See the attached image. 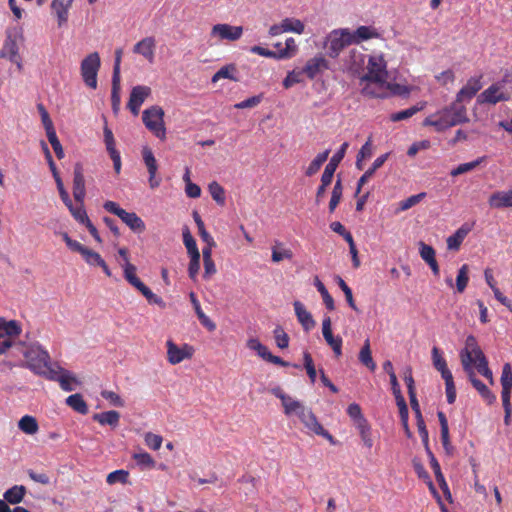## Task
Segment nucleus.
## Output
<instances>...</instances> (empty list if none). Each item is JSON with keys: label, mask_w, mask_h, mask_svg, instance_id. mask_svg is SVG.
<instances>
[{"label": "nucleus", "mask_w": 512, "mask_h": 512, "mask_svg": "<svg viewBox=\"0 0 512 512\" xmlns=\"http://www.w3.org/2000/svg\"><path fill=\"white\" fill-rule=\"evenodd\" d=\"M164 115V110L157 105L145 109L142 113L145 127L160 140L166 139Z\"/></svg>", "instance_id": "obj_8"}, {"label": "nucleus", "mask_w": 512, "mask_h": 512, "mask_svg": "<svg viewBox=\"0 0 512 512\" xmlns=\"http://www.w3.org/2000/svg\"><path fill=\"white\" fill-rule=\"evenodd\" d=\"M426 196L425 193H419L416 195H412L408 197L407 199L401 201L399 203V211H406L410 209L411 207L418 204L424 197Z\"/></svg>", "instance_id": "obj_64"}, {"label": "nucleus", "mask_w": 512, "mask_h": 512, "mask_svg": "<svg viewBox=\"0 0 512 512\" xmlns=\"http://www.w3.org/2000/svg\"><path fill=\"white\" fill-rule=\"evenodd\" d=\"M26 494V488L22 485H15L4 493V501L16 505L23 501Z\"/></svg>", "instance_id": "obj_34"}, {"label": "nucleus", "mask_w": 512, "mask_h": 512, "mask_svg": "<svg viewBox=\"0 0 512 512\" xmlns=\"http://www.w3.org/2000/svg\"><path fill=\"white\" fill-rule=\"evenodd\" d=\"M236 68L234 65H226L220 68L212 77V82L216 83L221 79H230L236 81L234 76Z\"/></svg>", "instance_id": "obj_50"}, {"label": "nucleus", "mask_w": 512, "mask_h": 512, "mask_svg": "<svg viewBox=\"0 0 512 512\" xmlns=\"http://www.w3.org/2000/svg\"><path fill=\"white\" fill-rule=\"evenodd\" d=\"M124 278L134 287L138 288L143 282L137 277V268L131 262L120 263Z\"/></svg>", "instance_id": "obj_38"}, {"label": "nucleus", "mask_w": 512, "mask_h": 512, "mask_svg": "<svg viewBox=\"0 0 512 512\" xmlns=\"http://www.w3.org/2000/svg\"><path fill=\"white\" fill-rule=\"evenodd\" d=\"M388 156L389 154L387 153L375 159L371 168H369L359 179L356 194L361 191L362 186L367 183V181L374 175L375 171L385 163V161L388 159Z\"/></svg>", "instance_id": "obj_32"}, {"label": "nucleus", "mask_w": 512, "mask_h": 512, "mask_svg": "<svg viewBox=\"0 0 512 512\" xmlns=\"http://www.w3.org/2000/svg\"><path fill=\"white\" fill-rule=\"evenodd\" d=\"M81 255L88 265L101 267L108 277L112 275L106 262L99 253L85 247Z\"/></svg>", "instance_id": "obj_27"}, {"label": "nucleus", "mask_w": 512, "mask_h": 512, "mask_svg": "<svg viewBox=\"0 0 512 512\" xmlns=\"http://www.w3.org/2000/svg\"><path fill=\"white\" fill-rule=\"evenodd\" d=\"M482 88V76L470 77L462 88L457 92L453 103L457 107H466L469 102Z\"/></svg>", "instance_id": "obj_11"}, {"label": "nucleus", "mask_w": 512, "mask_h": 512, "mask_svg": "<svg viewBox=\"0 0 512 512\" xmlns=\"http://www.w3.org/2000/svg\"><path fill=\"white\" fill-rule=\"evenodd\" d=\"M38 110H39V113H40V116H41V120H42V124L45 128V131H46V135H51L53 133H56L55 129H54V125H53V122L49 116V113L47 112V110L44 108L43 105H39L38 106Z\"/></svg>", "instance_id": "obj_58"}, {"label": "nucleus", "mask_w": 512, "mask_h": 512, "mask_svg": "<svg viewBox=\"0 0 512 512\" xmlns=\"http://www.w3.org/2000/svg\"><path fill=\"white\" fill-rule=\"evenodd\" d=\"M342 191H343V188H342L341 181L338 180L333 187L331 199L329 202L330 212H333L336 209L337 205L339 204L341 197H342Z\"/></svg>", "instance_id": "obj_60"}, {"label": "nucleus", "mask_w": 512, "mask_h": 512, "mask_svg": "<svg viewBox=\"0 0 512 512\" xmlns=\"http://www.w3.org/2000/svg\"><path fill=\"white\" fill-rule=\"evenodd\" d=\"M129 472L123 469L113 471L106 477V481L109 485L117 483L126 484L128 482Z\"/></svg>", "instance_id": "obj_55"}, {"label": "nucleus", "mask_w": 512, "mask_h": 512, "mask_svg": "<svg viewBox=\"0 0 512 512\" xmlns=\"http://www.w3.org/2000/svg\"><path fill=\"white\" fill-rule=\"evenodd\" d=\"M483 160H484V158L482 157V158H478L471 162L462 163V164L458 165L457 167H455L454 169H452L450 172V175L453 177H456L458 175L468 173V172L476 169L483 162Z\"/></svg>", "instance_id": "obj_47"}, {"label": "nucleus", "mask_w": 512, "mask_h": 512, "mask_svg": "<svg viewBox=\"0 0 512 512\" xmlns=\"http://www.w3.org/2000/svg\"><path fill=\"white\" fill-rule=\"evenodd\" d=\"M66 404L80 414L85 415L88 413V406L82 395L79 393L68 396L66 399Z\"/></svg>", "instance_id": "obj_39"}, {"label": "nucleus", "mask_w": 512, "mask_h": 512, "mask_svg": "<svg viewBox=\"0 0 512 512\" xmlns=\"http://www.w3.org/2000/svg\"><path fill=\"white\" fill-rule=\"evenodd\" d=\"M142 157L144 164L149 173V186L151 189H155L160 185V179L157 178L158 164L157 160L148 146L142 148Z\"/></svg>", "instance_id": "obj_17"}, {"label": "nucleus", "mask_w": 512, "mask_h": 512, "mask_svg": "<svg viewBox=\"0 0 512 512\" xmlns=\"http://www.w3.org/2000/svg\"><path fill=\"white\" fill-rule=\"evenodd\" d=\"M477 372H467L465 373L467 375L468 380L472 384V386L478 391V393L481 395V397L488 403L492 404L496 400V396L490 391V389L482 383L479 379L476 377Z\"/></svg>", "instance_id": "obj_25"}, {"label": "nucleus", "mask_w": 512, "mask_h": 512, "mask_svg": "<svg viewBox=\"0 0 512 512\" xmlns=\"http://www.w3.org/2000/svg\"><path fill=\"white\" fill-rule=\"evenodd\" d=\"M167 347V361L171 365H176L184 360H189L193 357L195 349L193 346L185 343L181 346L175 344L172 340L166 341Z\"/></svg>", "instance_id": "obj_13"}, {"label": "nucleus", "mask_w": 512, "mask_h": 512, "mask_svg": "<svg viewBox=\"0 0 512 512\" xmlns=\"http://www.w3.org/2000/svg\"><path fill=\"white\" fill-rule=\"evenodd\" d=\"M512 97V66L506 68L502 78L484 89L478 96L479 105H496L509 101Z\"/></svg>", "instance_id": "obj_4"}, {"label": "nucleus", "mask_w": 512, "mask_h": 512, "mask_svg": "<svg viewBox=\"0 0 512 512\" xmlns=\"http://www.w3.org/2000/svg\"><path fill=\"white\" fill-rule=\"evenodd\" d=\"M327 68V60L323 56H316L307 61L302 72L305 73L310 79H313L317 74Z\"/></svg>", "instance_id": "obj_24"}, {"label": "nucleus", "mask_w": 512, "mask_h": 512, "mask_svg": "<svg viewBox=\"0 0 512 512\" xmlns=\"http://www.w3.org/2000/svg\"><path fill=\"white\" fill-rule=\"evenodd\" d=\"M333 175L334 174L324 170L322 177H321V185L317 189V193H316L317 202H319L324 197L326 187L331 184Z\"/></svg>", "instance_id": "obj_62"}, {"label": "nucleus", "mask_w": 512, "mask_h": 512, "mask_svg": "<svg viewBox=\"0 0 512 512\" xmlns=\"http://www.w3.org/2000/svg\"><path fill=\"white\" fill-rule=\"evenodd\" d=\"M298 50L296 41L294 38H287L285 41V47L277 51L278 59L291 58L296 54Z\"/></svg>", "instance_id": "obj_48"}, {"label": "nucleus", "mask_w": 512, "mask_h": 512, "mask_svg": "<svg viewBox=\"0 0 512 512\" xmlns=\"http://www.w3.org/2000/svg\"><path fill=\"white\" fill-rule=\"evenodd\" d=\"M330 154V150H325L321 153H319L309 164V166L306 169V175L312 176L315 173H317L322 166V164L328 159V156Z\"/></svg>", "instance_id": "obj_43"}, {"label": "nucleus", "mask_w": 512, "mask_h": 512, "mask_svg": "<svg viewBox=\"0 0 512 512\" xmlns=\"http://www.w3.org/2000/svg\"><path fill=\"white\" fill-rule=\"evenodd\" d=\"M80 205L74 207L72 204V201L70 202V205H66L69 209L72 216L75 218L76 221L79 223L85 225L89 220L87 213L82 205V202H79Z\"/></svg>", "instance_id": "obj_54"}, {"label": "nucleus", "mask_w": 512, "mask_h": 512, "mask_svg": "<svg viewBox=\"0 0 512 512\" xmlns=\"http://www.w3.org/2000/svg\"><path fill=\"white\" fill-rule=\"evenodd\" d=\"M156 40L153 36H147L136 42L133 46V52L142 56L148 63L155 60Z\"/></svg>", "instance_id": "obj_18"}, {"label": "nucleus", "mask_w": 512, "mask_h": 512, "mask_svg": "<svg viewBox=\"0 0 512 512\" xmlns=\"http://www.w3.org/2000/svg\"><path fill=\"white\" fill-rule=\"evenodd\" d=\"M350 35L352 36L353 44H360L381 37L379 29L374 25L358 26L354 31L350 30Z\"/></svg>", "instance_id": "obj_20"}, {"label": "nucleus", "mask_w": 512, "mask_h": 512, "mask_svg": "<svg viewBox=\"0 0 512 512\" xmlns=\"http://www.w3.org/2000/svg\"><path fill=\"white\" fill-rule=\"evenodd\" d=\"M25 367L37 375L48 376L52 373L50 357L46 350L39 345H30L23 353Z\"/></svg>", "instance_id": "obj_5"}, {"label": "nucleus", "mask_w": 512, "mask_h": 512, "mask_svg": "<svg viewBox=\"0 0 512 512\" xmlns=\"http://www.w3.org/2000/svg\"><path fill=\"white\" fill-rule=\"evenodd\" d=\"M418 246H419V254H420L421 258L426 263L436 259V257H435L436 253L432 246H430L422 241H420L418 243Z\"/></svg>", "instance_id": "obj_63"}, {"label": "nucleus", "mask_w": 512, "mask_h": 512, "mask_svg": "<svg viewBox=\"0 0 512 512\" xmlns=\"http://www.w3.org/2000/svg\"><path fill=\"white\" fill-rule=\"evenodd\" d=\"M300 422L303 424L308 434L322 436L325 439L332 442V435L323 428V426L320 424L316 415L313 413L311 409L308 412H306L305 415H303Z\"/></svg>", "instance_id": "obj_16"}, {"label": "nucleus", "mask_w": 512, "mask_h": 512, "mask_svg": "<svg viewBox=\"0 0 512 512\" xmlns=\"http://www.w3.org/2000/svg\"><path fill=\"white\" fill-rule=\"evenodd\" d=\"M119 218L134 232L142 233L146 228L144 221L134 212L124 210Z\"/></svg>", "instance_id": "obj_30"}, {"label": "nucleus", "mask_w": 512, "mask_h": 512, "mask_svg": "<svg viewBox=\"0 0 512 512\" xmlns=\"http://www.w3.org/2000/svg\"><path fill=\"white\" fill-rule=\"evenodd\" d=\"M469 121L466 107H457L453 102L427 116L422 125L431 127L437 133Z\"/></svg>", "instance_id": "obj_3"}, {"label": "nucleus", "mask_w": 512, "mask_h": 512, "mask_svg": "<svg viewBox=\"0 0 512 512\" xmlns=\"http://www.w3.org/2000/svg\"><path fill=\"white\" fill-rule=\"evenodd\" d=\"M151 92V88L145 85H137L131 89L127 107L133 115L137 116L139 114L141 105L150 97Z\"/></svg>", "instance_id": "obj_15"}, {"label": "nucleus", "mask_w": 512, "mask_h": 512, "mask_svg": "<svg viewBox=\"0 0 512 512\" xmlns=\"http://www.w3.org/2000/svg\"><path fill=\"white\" fill-rule=\"evenodd\" d=\"M347 148H348V143L344 142L341 145L340 149L331 157L329 163L326 165L324 170L334 174L337 166L344 158Z\"/></svg>", "instance_id": "obj_44"}, {"label": "nucleus", "mask_w": 512, "mask_h": 512, "mask_svg": "<svg viewBox=\"0 0 512 512\" xmlns=\"http://www.w3.org/2000/svg\"><path fill=\"white\" fill-rule=\"evenodd\" d=\"M469 282V266L467 264H463L459 270L456 277V288L459 293H463Z\"/></svg>", "instance_id": "obj_45"}, {"label": "nucleus", "mask_w": 512, "mask_h": 512, "mask_svg": "<svg viewBox=\"0 0 512 512\" xmlns=\"http://www.w3.org/2000/svg\"><path fill=\"white\" fill-rule=\"evenodd\" d=\"M75 0H52L51 10L55 15L58 27L64 26L69 18V11Z\"/></svg>", "instance_id": "obj_21"}, {"label": "nucleus", "mask_w": 512, "mask_h": 512, "mask_svg": "<svg viewBox=\"0 0 512 512\" xmlns=\"http://www.w3.org/2000/svg\"><path fill=\"white\" fill-rule=\"evenodd\" d=\"M477 372H467L465 373L467 375L468 380L472 384V386L478 391V393L481 395V397L488 403L492 404L496 400V396L490 391V389L482 383L479 379L476 377Z\"/></svg>", "instance_id": "obj_26"}, {"label": "nucleus", "mask_w": 512, "mask_h": 512, "mask_svg": "<svg viewBox=\"0 0 512 512\" xmlns=\"http://www.w3.org/2000/svg\"><path fill=\"white\" fill-rule=\"evenodd\" d=\"M209 192L211 194V197L213 200L219 204L224 205L225 204V192L223 187L217 183V182H211L208 186Z\"/></svg>", "instance_id": "obj_53"}, {"label": "nucleus", "mask_w": 512, "mask_h": 512, "mask_svg": "<svg viewBox=\"0 0 512 512\" xmlns=\"http://www.w3.org/2000/svg\"><path fill=\"white\" fill-rule=\"evenodd\" d=\"M359 361L366 366L370 371H375L376 363L372 358V352L370 348V341L366 339L363 343L362 348L359 351Z\"/></svg>", "instance_id": "obj_37"}, {"label": "nucleus", "mask_w": 512, "mask_h": 512, "mask_svg": "<svg viewBox=\"0 0 512 512\" xmlns=\"http://www.w3.org/2000/svg\"><path fill=\"white\" fill-rule=\"evenodd\" d=\"M100 68V57L97 52L90 53L81 62V76L84 83L92 88H97V74Z\"/></svg>", "instance_id": "obj_10"}, {"label": "nucleus", "mask_w": 512, "mask_h": 512, "mask_svg": "<svg viewBox=\"0 0 512 512\" xmlns=\"http://www.w3.org/2000/svg\"><path fill=\"white\" fill-rule=\"evenodd\" d=\"M459 358L465 373L478 372L488 380L490 385L495 384L488 360L473 335H469L465 339L464 346L459 352Z\"/></svg>", "instance_id": "obj_2"}, {"label": "nucleus", "mask_w": 512, "mask_h": 512, "mask_svg": "<svg viewBox=\"0 0 512 512\" xmlns=\"http://www.w3.org/2000/svg\"><path fill=\"white\" fill-rule=\"evenodd\" d=\"M22 326L17 320H7L0 317V341H11L12 343L21 335Z\"/></svg>", "instance_id": "obj_19"}, {"label": "nucleus", "mask_w": 512, "mask_h": 512, "mask_svg": "<svg viewBox=\"0 0 512 512\" xmlns=\"http://www.w3.org/2000/svg\"><path fill=\"white\" fill-rule=\"evenodd\" d=\"M353 44L349 28H337L330 31L324 39V47L331 58H337L345 47Z\"/></svg>", "instance_id": "obj_7"}, {"label": "nucleus", "mask_w": 512, "mask_h": 512, "mask_svg": "<svg viewBox=\"0 0 512 512\" xmlns=\"http://www.w3.org/2000/svg\"><path fill=\"white\" fill-rule=\"evenodd\" d=\"M293 307L297 320L305 331H310L316 325L311 313L306 309L304 304L298 300L293 302Z\"/></svg>", "instance_id": "obj_22"}, {"label": "nucleus", "mask_w": 512, "mask_h": 512, "mask_svg": "<svg viewBox=\"0 0 512 512\" xmlns=\"http://www.w3.org/2000/svg\"><path fill=\"white\" fill-rule=\"evenodd\" d=\"M411 91V87L398 83H391L389 79H387V88L384 89L382 94L375 95L373 98H386L390 95H409Z\"/></svg>", "instance_id": "obj_33"}, {"label": "nucleus", "mask_w": 512, "mask_h": 512, "mask_svg": "<svg viewBox=\"0 0 512 512\" xmlns=\"http://www.w3.org/2000/svg\"><path fill=\"white\" fill-rule=\"evenodd\" d=\"M147 300L149 303L155 304L161 308L165 307V302L161 297L154 294L152 290L147 287L144 283H142L138 288H136Z\"/></svg>", "instance_id": "obj_46"}, {"label": "nucleus", "mask_w": 512, "mask_h": 512, "mask_svg": "<svg viewBox=\"0 0 512 512\" xmlns=\"http://www.w3.org/2000/svg\"><path fill=\"white\" fill-rule=\"evenodd\" d=\"M48 379L56 380L64 391H73L81 386V380L72 372L64 369L52 370Z\"/></svg>", "instance_id": "obj_14"}, {"label": "nucleus", "mask_w": 512, "mask_h": 512, "mask_svg": "<svg viewBox=\"0 0 512 512\" xmlns=\"http://www.w3.org/2000/svg\"><path fill=\"white\" fill-rule=\"evenodd\" d=\"M24 39L23 28L19 25L11 26L6 30V37L0 50V57L6 58L22 69V62L19 55V43Z\"/></svg>", "instance_id": "obj_6"}, {"label": "nucleus", "mask_w": 512, "mask_h": 512, "mask_svg": "<svg viewBox=\"0 0 512 512\" xmlns=\"http://www.w3.org/2000/svg\"><path fill=\"white\" fill-rule=\"evenodd\" d=\"M326 343L331 347L336 357L342 355V338L334 336L333 333L324 338Z\"/></svg>", "instance_id": "obj_61"}, {"label": "nucleus", "mask_w": 512, "mask_h": 512, "mask_svg": "<svg viewBox=\"0 0 512 512\" xmlns=\"http://www.w3.org/2000/svg\"><path fill=\"white\" fill-rule=\"evenodd\" d=\"M193 218H194V221H195V223H196V225L198 227V232H199V235L202 238V240L208 246H215L216 243H215L213 237L207 232V230L205 228V225H204V222L201 219V217H200V215L198 214L197 211L193 212Z\"/></svg>", "instance_id": "obj_42"}, {"label": "nucleus", "mask_w": 512, "mask_h": 512, "mask_svg": "<svg viewBox=\"0 0 512 512\" xmlns=\"http://www.w3.org/2000/svg\"><path fill=\"white\" fill-rule=\"evenodd\" d=\"M132 457L135 460V462L137 463V465H139L143 468L151 469V468H154L156 465V462L153 459V457L145 451L134 453Z\"/></svg>", "instance_id": "obj_52"}, {"label": "nucleus", "mask_w": 512, "mask_h": 512, "mask_svg": "<svg viewBox=\"0 0 512 512\" xmlns=\"http://www.w3.org/2000/svg\"><path fill=\"white\" fill-rule=\"evenodd\" d=\"M18 428L27 435H34L39 431V425L35 417L25 415L18 421Z\"/></svg>", "instance_id": "obj_36"}, {"label": "nucleus", "mask_w": 512, "mask_h": 512, "mask_svg": "<svg viewBox=\"0 0 512 512\" xmlns=\"http://www.w3.org/2000/svg\"><path fill=\"white\" fill-rule=\"evenodd\" d=\"M488 203L495 209L512 208V189L496 191L489 196Z\"/></svg>", "instance_id": "obj_23"}, {"label": "nucleus", "mask_w": 512, "mask_h": 512, "mask_svg": "<svg viewBox=\"0 0 512 512\" xmlns=\"http://www.w3.org/2000/svg\"><path fill=\"white\" fill-rule=\"evenodd\" d=\"M93 418L101 425H109L115 428L119 424L120 414L115 410H110L95 414Z\"/></svg>", "instance_id": "obj_35"}, {"label": "nucleus", "mask_w": 512, "mask_h": 512, "mask_svg": "<svg viewBox=\"0 0 512 512\" xmlns=\"http://www.w3.org/2000/svg\"><path fill=\"white\" fill-rule=\"evenodd\" d=\"M431 356L435 369L440 372L443 380L445 381L447 401L448 403L452 404L456 399V388L453 375L448 369L446 360L443 358L440 350L437 347L432 348Z\"/></svg>", "instance_id": "obj_9"}, {"label": "nucleus", "mask_w": 512, "mask_h": 512, "mask_svg": "<svg viewBox=\"0 0 512 512\" xmlns=\"http://www.w3.org/2000/svg\"><path fill=\"white\" fill-rule=\"evenodd\" d=\"M282 28L284 30V33L286 32H292L296 34H302L305 30L304 23L296 18H284L282 21Z\"/></svg>", "instance_id": "obj_41"}, {"label": "nucleus", "mask_w": 512, "mask_h": 512, "mask_svg": "<svg viewBox=\"0 0 512 512\" xmlns=\"http://www.w3.org/2000/svg\"><path fill=\"white\" fill-rule=\"evenodd\" d=\"M302 70H292L288 72L287 76L283 80V86L286 89L291 88L292 86L301 83L303 81L302 79Z\"/></svg>", "instance_id": "obj_59"}, {"label": "nucleus", "mask_w": 512, "mask_h": 512, "mask_svg": "<svg viewBox=\"0 0 512 512\" xmlns=\"http://www.w3.org/2000/svg\"><path fill=\"white\" fill-rule=\"evenodd\" d=\"M246 347L252 351H255L259 357L265 360L269 353V349L263 345L258 338L252 337L247 339Z\"/></svg>", "instance_id": "obj_49"}, {"label": "nucleus", "mask_w": 512, "mask_h": 512, "mask_svg": "<svg viewBox=\"0 0 512 512\" xmlns=\"http://www.w3.org/2000/svg\"><path fill=\"white\" fill-rule=\"evenodd\" d=\"M144 442L148 448L157 451L162 446L163 438L158 434L147 432L144 434Z\"/></svg>", "instance_id": "obj_56"}, {"label": "nucleus", "mask_w": 512, "mask_h": 512, "mask_svg": "<svg viewBox=\"0 0 512 512\" xmlns=\"http://www.w3.org/2000/svg\"><path fill=\"white\" fill-rule=\"evenodd\" d=\"M73 195L78 202H82L85 197V181L80 165H77L74 170Z\"/></svg>", "instance_id": "obj_29"}, {"label": "nucleus", "mask_w": 512, "mask_h": 512, "mask_svg": "<svg viewBox=\"0 0 512 512\" xmlns=\"http://www.w3.org/2000/svg\"><path fill=\"white\" fill-rule=\"evenodd\" d=\"M426 106V102H420L419 104L412 106L403 111H399L391 114L390 120L393 122L402 121L415 115L417 112L423 110Z\"/></svg>", "instance_id": "obj_40"}, {"label": "nucleus", "mask_w": 512, "mask_h": 512, "mask_svg": "<svg viewBox=\"0 0 512 512\" xmlns=\"http://www.w3.org/2000/svg\"><path fill=\"white\" fill-rule=\"evenodd\" d=\"M389 79L388 62L383 53L367 55L364 72L359 77V89L362 95L373 98L383 93Z\"/></svg>", "instance_id": "obj_1"}, {"label": "nucleus", "mask_w": 512, "mask_h": 512, "mask_svg": "<svg viewBox=\"0 0 512 512\" xmlns=\"http://www.w3.org/2000/svg\"><path fill=\"white\" fill-rule=\"evenodd\" d=\"M469 232L470 228L467 225L458 228L446 239L447 249L450 251H458Z\"/></svg>", "instance_id": "obj_28"}, {"label": "nucleus", "mask_w": 512, "mask_h": 512, "mask_svg": "<svg viewBox=\"0 0 512 512\" xmlns=\"http://www.w3.org/2000/svg\"><path fill=\"white\" fill-rule=\"evenodd\" d=\"M274 339L278 348L285 349L289 345V336L281 326H277L274 331Z\"/></svg>", "instance_id": "obj_57"}, {"label": "nucleus", "mask_w": 512, "mask_h": 512, "mask_svg": "<svg viewBox=\"0 0 512 512\" xmlns=\"http://www.w3.org/2000/svg\"><path fill=\"white\" fill-rule=\"evenodd\" d=\"M243 27L242 26H233L227 23H219L215 24L210 31L211 39L217 41H237L243 35Z\"/></svg>", "instance_id": "obj_12"}, {"label": "nucleus", "mask_w": 512, "mask_h": 512, "mask_svg": "<svg viewBox=\"0 0 512 512\" xmlns=\"http://www.w3.org/2000/svg\"><path fill=\"white\" fill-rule=\"evenodd\" d=\"M274 395L281 400L286 416H292L294 411L299 408L301 402L293 399L291 396L283 393L281 390H275Z\"/></svg>", "instance_id": "obj_31"}, {"label": "nucleus", "mask_w": 512, "mask_h": 512, "mask_svg": "<svg viewBox=\"0 0 512 512\" xmlns=\"http://www.w3.org/2000/svg\"><path fill=\"white\" fill-rule=\"evenodd\" d=\"M183 242L187 249V253L189 256L199 255L200 252L198 250L195 239L190 233V230L186 227L183 229Z\"/></svg>", "instance_id": "obj_51"}]
</instances>
